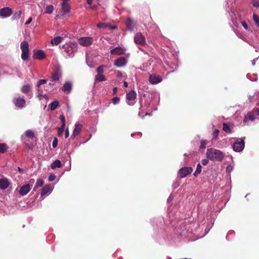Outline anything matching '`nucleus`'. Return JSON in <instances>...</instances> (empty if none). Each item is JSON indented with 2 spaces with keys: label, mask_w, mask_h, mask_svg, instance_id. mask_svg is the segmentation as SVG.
Here are the masks:
<instances>
[{
  "label": "nucleus",
  "mask_w": 259,
  "mask_h": 259,
  "mask_svg": "<svg viewBox=\"0 0 259 259\" xmlns=\"http://www.w3.org/2000/svg\"><path fill=\"white\" fill-rule=\"evenodd\" d=\"M123 85H124V87H125V88L127 87V86H128V83H127V82H126V81H124V82H123Z\"/></svg>",
  "instance_id": "53"
},
{
  "label": "nucleus",
  "mask_w": 259,
  "mask_h": 259,
  "mask_svg": "<svg viewBox=\"0 0 259 259\" xmlns=\"http://www.w3.org/2000/svg\"><path fill=\"white\" fill-rule=\"evenodd\" d=\"M95 79L96 82H100V81L106 80V78L102 74H97L95 76Z\"/></svg>",
  "instance_id": "24"
},
{
  "label": "nucleus",
  "mask_w": 259,
  "mask_h": 259,
  "mask_svg": "<svg viewBox=\"0 0 259 259\" xmlns=\"http://www.w3.org/2000/svg\"><path fill=\"white\" fill-rule=\"evenodd\" d=\"M241 24L245 30H250L249 29H248L247 24L245 21H241Z\"/></svg>",
  "instance_id": "42"
},
{
  "label": "nucleus",
  "mask_w": 259,
  "mask_h": 259,
  "mask_svg": "<svg viewBox=\"0 0 259 259\" xmlns=\"http://www.w3.org/2000/svg\"><path fill=\"white\" fill-rule=\"evenodd\" d=\"M12 14V9L9 7H5L0 10V16L6 18L11 16Z\"/></svg>",
  "instance_id": "10"
},
{
  "label": "nucleus",
  "mask_w": 259,
  "mask_h": 259,
  "mask_svg": "<svg viewBox=\"0 0 259 259\" xmlns=\"http://www.w3.org/2000/svg\"><path fill=\"white\" fill-rule=\"evenodd\" d=\"M65 124H62L60 127L58 128V136L59 137H61L64 132V128H65Z\"/></svg>",
  "instance_id": "34"
},
{
  "label": "nucleus",
  "mask_w": 259,
  "mask_h": 259,
  "mask_svg": "<svg viewBox=\"0 0 259 259\" xmlns=\"http://www.w3.org/2000/svg\"><path fill=\"white\" fill-rule=\"evenodd\" d=\"M55 179H56V176L53 174H51L49 177L48 180L50 182H52V181H54Z\"/></svg>",
  "instance_id": "45"
},
{
  "label": "nucleus",
  "mask_w": 259,
  "mask_h": 259,
  "mask_svg": "<svg viewBox=\"0 0 259 259\" xmlns=\"http://www.w3.org/2000/svg\"><path fill=\"white\" fill-rule=\"evenodd\" d=\"M137 94L136 92L132 91L126 95V99L127 103L129 105H133L135 103V100L136 98Z\"/></svg>",
  "instance_id": "7"
},
{
  "label": "nucleus",
  "mask_w": 259,
  "mask_h": 259,
  "mask_svg": "<svg viewBox=\"0 0 259 259\" xmlns=\"http://www.w3.org/2000/svg\"><path fill=\"white\" fill-rule=\"evenodd\" d=\"M13 102L15 106L19 108L24 107L26 102L25 99L21 97L15 98Z\"/></svg>",
  "instance_id": "12"
},
{
  "label": "nucleus",
  "mask_w": 259,
  "mask_h": 259,
  "mask_svg": "<svg viewBox=\"0 0 259 259\" xmlns=\"http://www.w3.org/2000/svg\"><path fill=\"white\" fill-rule=\"evenodd\" d=\"M255 59L253 60V61L252 62V64L253 65H254L255 64Z\"/></svg>",
  "instance_id": "57"
},
{
  "label": "nucleus",
  "mask_w": 259,
  "mask_h": 259,
  "mask_svg": "<svg viewBox=\"0 0 259 259\" xmlns=\"http://www.w3.org/2000/svg\"><path fill=\"white\" fill-rule=\"evenodd\" d=\"M63 40V37L61 36L55 37L51 40V44L53 45H57Z\"/></svg>",
  "instance_id": "25"
},
{
  "label": "nucleus",
  "mask_w": 259,
  "mask_h": 259,
  "mask_svg": "<svg viewBox=\"0 0 259 259\" xmlns=\"http://www.w3.org/2000/svg\"><path fill=\"white\" fill-rule=\"evenodd\" d=\"M57 143H58L57 139V138H55L53 141V143H52L53 147L54 148H55L57 146Z\"/></svg>",
  "instance_id": "47"
},
{
  "label": "nucleus",
  "mask_w": 259,
  "mask_h": 259,
  "mask_svg": "<svg viewBox=\"0 0 259 259\" xmlns=\"http://www.w3.org/2000/svg\"><path fill=\"white\" fill-rule=\"evenodd\" d=\"M69 132L68 128H67L65 131V138H67L69 136Z\"/></svg>",
  "instance_id": "51"
},
{
  "label": "nucleus",
  "mask_w": 259,
  "mask_h": 259,
  "mask_svg": "<svg viewBox=\"0 0 259 259\" xmlns=\"http://www.w3.org/2000/svg\"><path fill=\"white\" fill-rule=\"evenodd\" d=\"M223 130L227 133H230L231 132L229 126L226 123L223 124Z\"/></svg>",
  "instance_id": "35"
},
{
  "label": "nucleus",
  "mask_w": 259,
  "mask_h": 259,
  "mask_svg": "<svg viewBox=\"0 0 259 259\" xmlns=\"http://www.w3.org/2000/svg\"><path fill=\"white\" fill-rule=\"evenodd\" d=\"M54 8L53 5H48L46 8L45 13L47 14H51L53 12Z\"/></svg>",
  "instance_id": "28"
},
{
  "label": "nucleus",
  "mask_w": 259,
  "mask_h": 259,
  "mask_svg": "<svg viewBox=\"0 0 259 259\" xmlns=\"http://www.w3.org/2000/svg\"><path fill=\"white\" fill-rule=\"evenodd\" d=\"M244 145V142L242 139L237 138L233 145V149L235 152H239L243 150Z\"/></svg>",
  "instance_id": "4"
},
{
  "label": "nucleus",
  "mask_w": 259,
  "mask_h": 259,
  "mask_svg": "<svg viewBox=\"0 0 259 259\" xmlns=\"http://www.w3.org/2000/svg\"><path fill=\"white\" fill-rule=\"evenodd\" d=\"M25 135L28 138H33L34 137V133L31 130H27L25 132Z\"/></svg>",
  "instance_id": "37"
},
{
  "label": "nucleus",
  "mask_w": 259,
  "mask_h": 259,
  "mask_svg": "<svg viewBox=\"0 0 259 259\" xmlns=\"http://www.w3.org/2000/svg\"><path fill=\"white\" fill-rule=\"evenodd\" d=\"M62 74L60 71L57 70L55 71L52 77V81H57L61 77Z\"/></svg>",
  "instance_id": "22"
},
{
  "label": "nucleus",
  "mask_w": 259,
  "mask_h": 259,
  "mask_svg": "<svg viewBox=\"0 0 259 259\" xmlns=\"http://www.w3.org/2000/svg\"><path fill=\"white\" fill-rule=\"evenodd\" d=\"M72 84L70 82H66L62 88V90L64 92L69 93L72 89Z\"/></svg>",
  "instance_id": "21"
},
{
  "label": "nucleus",
  "mask_w": 259,
  "mask_h": 259,
  "mask_svg": "<svg viewBox=\"0 0 259 259\" xmlns=\"http://www.w3.org/2000/svg\"><path fill=\"white\" fill-rule=\"evenodd\" d=\"M19 170L20 171H21V169H20V168H19Z\"/></svg>",
  "instance_id": "60"
},
{
  "label": "nucleus",
  "mask_w": 259,
  "mask_h": 259,
  "mask_svg": "<svg viewBox=\"0 0 259 259\" xmlns=\"http://www.w3.org/2000/svg\"><path fill=\"white\" fill-rule=\"evenodd\" d=\"M46 54L42 50H34L33 58L34 59L41 60L45 58Z\"/></svg>",
  "instance_id": "11"
},
{
  "label": "nucleus",
  "mask_w": 259,
  "mask_h": 259,
  "mask_svg": "<svg viewBox=\"0 0 259 259\" xmlns=\"http://www.w3.org/2000/svg\"><path fill=\"white\" fill-rule=\"evenodd\" d=\"M20 48L22 51L21 58L23 60L26 61L29 57V50L28 43L26 41H23L20 45Z\"/></svg>",
  "instance_id": "3"
},
{
  "label": "nucleus",
  "mask_w": 259,
  "mask_h": 259,
  "mask_svg": "<svg viewBox=\"0 0 259 259\" xmlns=\"http://www.w3.org/2000/svg\"><path fill=\"white\" fill-rule=\"evenodd\" d=\"M52 191L50 186H46L44 187L41 192V195L43 196L48 193H50Z\"/></svg>",
  "instance_id": "23"
},
{
  "label": "nucleus",
  "mask_w": 259,
  "mask_h": 259,
  "mask_svg": "<svg viewBox=\"0 0 259 259\" xmlns=\"http://www.w3.org/2000/svg\"><path fill=\"white\" fill-rule=\"evenodd\" d=\"M8 147L6 144H0V152L3 153L7 150Z\"/></svg>",
  "instance_id": "32"
},
{
  "label": "nucleus",
  "mask_w": 259,
  "mask_h": 259,
  "mask_svg": "<svg viewBox=\"0 0 259 259\" xmlns=\"http://www.w3.org/2000/svg\"><path fill=\"white\" fill-rule=\"evenodd\" d=\"M201 168H202L201 165L199 163L197 165L196 169L195 172L194 173V175L195 177H197L201 172Z\"/></svg>",
  "instance_id": "31"
},
{
  "label": "nucleus",
  "mask_w": 259,
  "mask_h": 259,
  "mask_svg": "<svg viewBox=\"0 0 259 259\" xmlns=\"http://www.w3.org/2000/svg\"><path fill=\"white\" fill-rule=\"evenodd\" d=\"M246 118H245V119H244V122H245V121H246Z\"/></svg>",
  "instance_id": "59"
},
{
  "label": "nucleus",
  "mask_w": 259,
  "mask_h": 259,
  "mask_svg": "<svg viewBox=\"0 0 259 259\" xmlns=\"http://www.w3.org/2000/svg\"><path fill=\"white\" fill-rule=\"evenodd\" d=\"M82 128V125L79 123H76L75 125V128L73 130L72 135L71 136V137H75L76 136H77L80 132L81 131Z\"/></svg>",
  "instance_id": "19"
},
{
  "label": "nucleus",
  "mask_w": 259,
  "mask_h": 259,
  "mask_svg": "<svg viewBox=\"0 0 259 259\" xmlns=\"http://www.w3.org/2000/svg\"><path fill=\"white\" fill-rule=\"evenodd\" d=\"M120 98L116 97L112 99V102L114 104H117L119 102Z\"/></svg>",
  "instance_id": "43"
},
{
  "label": "nucleus",
  "mask_w": 259,
  "mask_h": 259,
  "mask_svg": "<svg viewBox=\"0 0 259 259\" xmlns=\"http://www.w3.org/2000/svg\"><path fill=\"white\" fill-rule=\"evenodd\" d=\"M31 89L30 85H24L21 88V92L24 94L28 93Z\"/></svg>",
  "instance_id": "27"
},
{
  "label": "nucleus",
  "mask_w": 259,
  "mask_h": 259,
  "mask_svg": "<svg viewBox=\"0 0 259 259\" xmlns=\"http://www.w3.org/2000/svg\"><path fill=\"white\" fill-rule=\"evenodd\" d=\"M97 27L99 28H108L109 29H115L116 28V27L115 26H111L110 24L108 23H105L103 22H100L97 25Z\"/></svg>",
  "instance_id": "17"
},
{
  "label": "nucleus",
  "mask_w": 259,
  "mask_h": 259,
  "mask_svg": "<svg viewBox=\"0 0 259 259\" xmlns=\"http://www.w3.org/2000/svg\"><path fill=\"white\" fill-rule=\"evenodd\" d=\"M117 77H121L122 76V73L121 72H119V71H118L117 73Z\"/></svg>",
  "instance_id": "52"
},
{
  "label": "nucleus",
  "mask_w": 259,
  "mask_h": 259,
  "mask_svg": "<svg viewBox=\"0 0 259 259\" xmlns=\"http://www.w3.org/2000/svg\"><path fill=\"white\" fill-rule=\"evenodd\" d=\"M78 41L80 45L88 47L93 43V40L91 37H82L78 39Z\"/></svg>",
  "instance_id": "6"
},
{
  "label": "nucleus",
  "mask_w": 259,
  "mask_h": 259,
  "mask_svg": "<svg viewBox=\"0 0 259 259\" xmlns=\"http://www.w3.org/2000/svg\"><path fill=\"white\" fill-rule=\"evenodd\" d=\"M134 41L136 44L140 45H144L146 43L145 37L140 32L136 34L134 37Z\"/></svg>",
  "instance_id": "9"
},
{
  "label": "nucleus",
  "mask_w": 259,
  "mask_h": 259,
  "mask_svg": "<svg viewBox=\"0 0 259 259\" xmlns=\"http://www.w3.org/2000/svg\"><path fill=\"white\" fill-rule=\"evenodd\" d=\"M232 169V167L230 166H229L227 167V170L228 171H230V170H231Z\"/></svg>",
  "instance_id": "54"
},
{
  "label": "nucleus",
  "mask_w": 259,
  "mask_h": 259,
  "mask_svg": "<svg viewBox=\"0 0 259 259\" xmlns=\"http://www.w3.org/2000/svg\"><path fill=\"white\" fill-rule=\"evenodd\" d=\"M138 134L141 135V133H139Z\"/></svg>",
  "instance_id": "62"
},
{
  "label": "nucleus",
  "mask_w": 259,
  "mask_h": 259,
  "mask_svg": "<svg viewBox=\"0 0 259 259\" xmlns=\"http://www.w3.org/2000/svg\"><path fill=\"white\" fill-rule=\"evenodd\" d=\"M206 154L208 159L215 161H221L224 157L223 152L214 148L208 149Z\"/></svg>",
  "instance_id": "1"
},
{
  "label": "nucleus",
  "mask_w": 259,
  "mask_h": 259,
  "mask_svg": "<svg viewBox=\"0 0 259 259\" xmlns=\"http://www.w3.org/2000/svg\"><path fill=\"white\" fill-rule=\"evenodd\" d=\"M127 63V58L124 57H120L114 60V65L117 68L124 67Z\"/></svg>",
  "instance_id": "5"
},
{
  "label": "nucleus",
  "mask_w": 259,
  "mask_h": 259,
  "mask_svg": "<svg viewBox=\"0 0 259 259\" xmlns=\"http://www.w3.org/2000/svg\"><path fill=\"white\" fill-rule=\"evenodd\" d=\"M59 118L60 120L62 121V123L65 124V117L63 115H61L59 116Z\"/></svg>",
  "instance_id": "46"
},
{
  "label": "nucleus",
  "mask_w": 259,
  "mask_h": 259,
  "mask_svg": "<svg viewBox=\"0 0 259 259\" xmlns=\"http://www.w3.org/2000/svg\"><path fill=\"white\" fill-rule=\"evenodd\" d=\"M38 98L40 100H41L42 98L47 99H48V97L46 95H39Z\"/></svg>",
  "instance_id": "48"
},
{
  "label": "nucleus",
  "mask_w": 259,
  "mask_h": 259,
  "mask_svg": "<svg viewBox=\"0 0 259 259\" xmlns=\"http://www.w3.org/2000/svg\"><path fill=\"white\" fill-rule=\"evenodd\" d=\"M219 134V131L217 129L214 130L212 136L214 139H217Z\"/></svg>",
  "instance_id": "41"
},
{
  "label": "nucleus",
  "mask_w": 259,
  "mask_h": 259,
  "mask_svg": "<svg viewBox=\"0 0 259 259\" xmlns=\"http://www.w3.org/2000/svg\"><path fill=\"white\" fill-rule=\"evenodd\" d=\"M9 181L6 178H0V189L5 190L9 187Z\"/></svg>",
  "instance_id": "15"
},
{
  "label": "nucleus",
  "mask_w": 259,
  "mask_h": 259,
  "mask_svg": "<svg viewBox=\"0 0 259 259\" xmlns=\"http://www.w3.org/2000/svg\"><path fill=\"white\" fill-rule=\"evenodd\" d=\"M252 4L254 7L259 8V0H252Z\"/></svg>",
  "instance_id": "44"
},
{
  "label": "nucleus",
  "mask_w": 259,
  "mask_h": 259,
  "mask_svg": "<svg viewBox=\"0 0 259 259\" xmlns=\"http://www.w3.org/2000/svg\"><path fill=\"white\" fill-rule=\"evenodd\" d=\"M21 15V12L20 11H19L14 14L13 18L14 19H19Z\"/></svg>",
  "instance_id": "39"
},
{
  "label": "nucleus",
  "mask_w": 259,
  "mask_h": 259,
  "mask_svg": "<svg viewBox=\"0 0 259 259\" xmlns=\"http://www.w3.org/2000/svg\"><path fill=\"white\" fill-rule=\"evenodd\" d=\"M201 162L203 165H205L208 163V160L207 159H204L202 160Z\"/></svg>",
  "instance_id": "49"
},
{
  "label": "nucleus",
  "mask_w": 259,
  "mask_h": 259,
  "mask_svg": "<svg viewBox=\"0 0 259 259\" xmlns=\"http://www.w3.org/2000/svg\"><path fill=\"white\" fill-rule=\"evenodd\" d=\"M44 185V181L41 179H38L35 184L34 190H35L38 187H41Z\"/></svg>",
  "instance_id": "29"
},
{
  "label": "nucleus",
  "mask_w": 259,
  "mask_h": 259,
  "mask_svg": "<svg viewBox=\"0 0 259 259\" xmlns=\"http://www.w3.org/2000/svg\"><path fill=\"white\" fill-rule=\"evenodd\" d=\"M117 90V88H113V91H114V93H115L116 92Z\"/></svg>",
  "instance_id": "56"
},
{
  "label": "nucleus",
  "mask_w": 259,
  "mask_h": 259,
  "mask_svg": "<svg viewBox=\"0 0 259 259\" xmlns=\"http://www.w3.org/2000/svg\"><path fill=\"white\" fill-rule=\"evenodd\" d=\"M253 20L254 22H255V23L256 24V25L258 27H259V17L256 14H253Z\"/></svg>",
  "instance_id": "36"
},
{
  "label": "nucleus",
  "mask_w": 259,
  "mask_h": 259,
  "mask_svg": "<svg viewBox=\"0 0 259 259\" xmlns=\"http://www.w3.org/2000/svg\"><path fill=\"white\" fill-rule=\"evenodd\" d=\"M32 21V17H30L28 20L25 22V24L26 25H28Z\"/></svg>",
  "instance_id": "50"
},
{
  "label": "nucleus",
  "mask_w": 259,
  "mask_h": 259,
  "mask_svg": "<svg viewBox=\"0 0 259 259\" xmlns=\"http://www.w3.org/2000/svg\"><path fill=\"white\" fill-rule=\"evenodd\" d=\"M61 166L62 164L61 161L59 160H56L51 164V168L52 169H55L57 167H61Z\"/></svg>",
  "instance_id": "26"
},
{
  "label": "nucleus",
  "mask_w": 259,
  "mask_h": 259,
  "mask_svg": "<svg viewBox=\"0 0 259 259\" xmlns=\"http://www.w3.org/2000/svg\"><path fill=\"white\" fill-rule=\"evenodd\" d=\"M248 115L249 120L251 121L254 120L256 115L259 116V109L254 108L252 112L248 113Z\"/></svg>",
  "instance_id": "18"
},
{
  "label": "nucleus",
  "mask_w": 259,
  "mask_h": 259,
  "mask_svg": "<svg viewBox=\"0 0 259 259\" xmlns=\"http://www.w3.org/2000/svg\"><path fill=\"white\" fill-rule=\"evenodd\" d=\"M125 51V49L119 47H116L110 51V53L112 55H120L123 54Z\"/></svg>",
  "instance_id": "16"
},
{
  "label": "nucleus",
  "mask_w": 259,
  "mask_h": 259,
  "mask_svg": "<svg viewBox=\"0 0 259 259\" xmlns=\"http://www.w3.org/2000/svg\"><path fill=\"white\" fill-rule=\"evenodd\" d=\"M62 10L65 14L69 12L70 10V6L68 2L63 1L62 3Z\"/></svg>",
  "instance_id": "20"
},
{
  "label": "nucleus",
  "mask_w": 259,
  "mask_h": 259,
  "mask_svg": "<svg viewBox=\"0 0 259 259\" xmlns=\"http://www.w3.org/2000/svg\"><path fill=\"white\" fill-rule=\"evenodd\" d=\"M62 48L69 57H72L74 52L77 50V44L76 42H69L64 45Z\"/></svg>",
  "instance_id": "2"
},
{
  "label": "nucleus",
  "mask_w": 259,
  "mask_h": 259,
  "mask_svg": "<svg viewBox=\"0 0 259 259\" xmlns=\"http://www.w3.org/2000/svg\"><path fill=\"white\" fill-rule=\"evenodd\" d=\"M31 190V186L30 184H26L21 187L19 190V194L21 195L24 196L26 195Z\"/></svg>",
  "instance_id": "13"
},
{
  "label": "nucleus",
  "mask_w": 259,
  "mask_h": 259,
  "mask_svg": "<svg viewBox=\"0 0 259 259\" xmlns=\"http://www.w3.org/2000/svg\"><path fill=\"white\" fill-rule=\"evenodd\" d=\"M59 105V102L57 101H55L51 103L50 104V109L51 110H54L56 109Z\"/></svg>",
  "instance_id": "30"
},
{
  "label": "nucleus",
  "mask_w": 259,
  "mask_h": 259,
  "mask_svg": "<svg viewBox=\"0 0 259 259\" xmlns=\"http://www.w3.org/2000/svg\"><path fill=\"white\" fill-rule=\"evenodd\" d=\"M130 21L129 20L127 22V25H128V23H130Z\"/></svg>",
  "instance_id": "61"
},
{
  "label": "nucleus",
  "mask_w": 259,
  "mask_h": 259,
  "mask_svg": "<svg viewBox=\"0 0 259 259\" xmlns=\"http://www.w3.org/2000/svg\"><path fill=\"white\" fill-rule=\"evenodd\" d=\"M105 67L104 65H101L98 67L96 70L98 72V74H102L104 72V68Z\"/></svg>",
  "instance_id": "38"
},
{
  "label": "nucleus",
  "mask_w": 259,
  "mask_h": 259,
  "mask_svg": "<svg viewBox=\"0 0 259 259\" xmlns=\"http://www.w3.org/2000/svg\"><path fill=\"white\" fill-rule=\"evenodd\" d=\"M93 0H87V3L89 5H91L92 4Z\"/></svg>",
  "instance_id": "55"
},
{
  "label": "nucleus",
  "mask_w": 259,
  "mask_h": 259,
  "mask_svg": "<svg viewBox=\"0 0 259 259\" xmlns=\"http://www.w3.org/2000/svg\"><path fill=\"white\" fill-rule=\"evenodd\" d=\"M207 144V141L205 140H201L200 142V148L201 149H204L205 148L206 145Z\"/></svg>",
  "instance_id": "40"
},
{
  "label": "nucleus",
  "mask_w": 259,
  "mask_h": 259,
  "mask_svg": "<svg viewBox=\"0 0 259 259\" xmlns=\"http://www.w3.org/2000/svg\"><path fill=\"white\" fill-rule=\"evenodd\" d=\"M192 172V168L191 167H185L181 168L178 172V176L180 178H183Z\"/></svg>",
  "instance_id": "8"
},
{
  "label": "nucleus",
  "mask_w": 259,
  "mask_h": 259,
  "mask_svg": "<svg viewBox=\"0 0 259 259\" xmlns=\"http://www.w3.org/2000/svg\"><path fill=\"white\" fill-rule=\"evenodd\" d=\"M31 181H32L31 182H32V183H33L34 182V180H33H33H31L30 181V182H31Z\"/></svg>",
  "instance_id": "58"
},
{
  "label": "nucleus",
  "mask_w": 259,
  "mask_h": 259,
  "mask_svg": "<svg viewBox=\"0 0 259 259\" xmlns=\"http://www.w3.org/2000/svg\"><path fill=\"white\" fill-rule=\"evenodd\" d=\"M162 81V78L160 76L151 74L149 76V81L152 84H157Z\"/></svg>",
  "instance_id": "14"
},
{
  "label": "nucleus",
  "mask_w": 259,
  "mask_h": 259,
  "mask_svg": "<svg viewBox=\"0 0 259 259\" xmlns=\"http://www.w3.org/2000/svg\"><path fill=\"white\" fill-rule=\"evenodd\" d=\"M47 82V80L46 79H40L39 80L37 83V85H36V90L39 92V88L40 87V85L41 84H45Z\"/></svg>",
  "instance_id": "33"
}]
</instances>
